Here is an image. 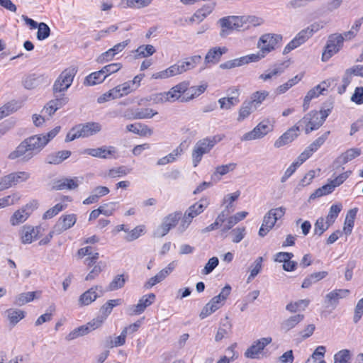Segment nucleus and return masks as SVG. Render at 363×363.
Instances as JSON below:
<instances>
[{
    "label": "nucleus",
    "mask_w": 363,
    "mask_h": 363,
    "mask_svg": "<svg viewBox=\"0 0 363 363\" xmlns=\"http://www.w3.org/2000/svg\"><path fill=\"white\" fill-rule=\"evenodd\" d=\"M48 144L44 142L42 135H35L23 140L16 148L12 151L8 158L10 160L21 159V162H26L38 155Z\"/></svg>",
    "instance_id": "obj_1"
},
{
    "label": "nucleus",
    "mask_w": 363,
    "mask_h": 363,
    "mask_svg": "<svg viewBox=\"0 0 363 363\" xmlns=\"http://www.w3.org/2000/svg\"><path fill=\"white\" fill-rule=\"evenodd\" d=\"M220 140V136L216 135L207 137L197 141L191 154L193 166L194 167H197L201 161L203 155L208 153Z\"/></svg>",
    "instance_id": "obj_2"
},
{
    "label": "nucleus",
    "mask_w": 363,
    "mask_h": 363,
    "mask_svg": "<svg viewBox=\"0 0 363 363\" xmlns=\"http://www.w3.org/2000/svg\"><path fill=\"white\" fill-rule=\"evenodd\" d=\"M210 202L208 198L201 199L198 202L190 206L185 211L182 218L179 230L183 233L191 224L193 218L200 215L208 206Z\"/></svg>",
    "instance_id": "obj_3"
},
{
    "label": "nucleus",
    "mask_w": 363,
    "mask_h": 363,
    "mask_svg": "<svg viewBox=\"0 0 363 363\" xmlns=\"http://www.w3.org/2000/svg\"><path fill=\"white\" fill-rule=\"evenodd\" d=\"M189 82L186 81L182 82L171 88L168 91L157 94L154 99L155 103L174 102L182 98V94L187 90Z\"/></svg>",
    "instance_id": "obj_4"
},
{
    "label": "nucleus",
    "mask_w": 363,
    "mask_h": 363,
    "mask_svg": "<svg viewBox=\"0 0 363 363\" xmlns=\"http://www.w3.org/2000/svg\"><path fill=\"white\" fill-rule=\"evenodd\" d=\"M286 209L279 207L270 209L264 216L259 235L264 237L274 226L276 222L285 214Z\"/></svg>",
    "instance_id": "obj_5"
},
{
    "label": "nucleus",
    "mask_w": 363,
    "mask_h": 363,
    "mask_svg": "<svg viewBox=\"0 0 363 363\" xmlns=\"http://www.w3.org/2000/svg\"><path fill=\"white\" fill-rule=\"evenodd\" d=\"M218 23L221 28L220 36L226 38L233 30H239L243 27L244 18L235 16H226L220 18Z\"/></svg>",
    "instance_id": "obj_6"
},
{
    "label": "nucleus",
    "mask_w": 363,
    "mask_h": 363,
    "mask_svg": "<svg viewBox=\"0 0 363 363\" xmlns=\"http://www.w3.org/2000/svg\"><path fill=\"white\" fill-rule=\"evenodd\" d=\"M344 37L342 34L334 33L329 35L325 50L322 55V60L328 61L333 55L342 48Z\"/></svg>",
    "instance_id": "obj_7"
},
{
    "label": "nucleus",
    "mask_w": 363,
    "mask_h": 363,
    "mask_svg": "<svg viewBox=\"0 0 363 363\" xmlns=\"http://www.w3.org/2000/svg\"><path fill=\"white\" fill-rule=\"evenodd\" d=\"M273 125L269 120H264L259 123L251 131L244 134L242 141H250L264 138L268 133L272 131Z\"/></svg>",
    "instance_id": "obj_8"
},
{
    "label": "nucleus",
    "mask_w": 363,
    "mask_h": 363,
    "mask_svg": "<svg viewBox=\"0 0 363 363\" xmlns=\"http://www.w3.org/2000/svg\"><path fill=\"white\" fill-rule=\"evenodd\" d=\"M182 215L181 211H176L164 217L161 225L155 231L154 235L158 238L166 235L172 228L176 226Z\"/></svg>",
    "instance_id": "obj_9"
},
{
    "label": "nucleus",
    "mask_w": 363,
    "mask_h": 363,
    "mask_svg": "<svg viewBox=\"0 0 363 363\" xmlns=\"http://www.w3.org/2000/svg\"><path fill=\"white\" fill-rule=\"evenodd\" d=\"M282 40V36L279 34L266 33L262 35L257 43V47L262 53L267 55L275 50L277 45Z\"/></svg>",
    "instance_id": "obj_10"
},
{
    "label": "nucleus",
    "mask_w": 363,
    "mask_h": 363,
    "mask_svg": "<svg viewBox=\"0 0 363 363\" xmlns=\"http://www.w3.org/2000/svg\"><path fill=\"white\" fill-rule=\"evenodd\" d=\"M76 72L75 69L72 67L62 71L54 83L53 91L56 93L67 90L71 86Z\"/></svg>",
    "instance_id": "obj_11"
},
{
    "label": "nucleus",
    "mask_w": 363,
    "mask_h": 363,
    "mask_svg": "<svg viewBox=\"0 0 363 363\" xmlns=\"http://www.w3.org/2000/svg\"><path fill=\"white\" fill-rule=\"evenodd\" d=\"M325 119L320 116L317 111H311L307 113L299 123L306 125V133L318 129L325 122Z\"/></svg>",
    "instance_id": "obj_12"
},
{
    "label": "nucleus",
    "mask_w": 363,
    "mask_h": 363,
    "mask_svg": "<svg viewBox=\"0 0 363 363\" xmlns=\"http://www.w3.org/2000/svg\"><path fill=\"white\" fill-rule=\"evenodd\" d=\"M104 294V291L101 286H94L80 295L78 299V304L79 306H89L96 301L97 298L102 296Z\"/></svg>",
    "instance_id": "obj_13"
},
{
    "label": "nucleus",
    "mask_w": 363,
    "mask_h": 363,
    "mask_svg": "<svg viewBox=\"0 0 363 363\" xmlns=\"http://www.w3.org/2000/svg\"><path fill=\"white\" fill-rule=\"evenodd\" d=\"M83 153L101 159H116L118 157L117 155V150L113 146H101L97 148H87L84 150Z\"/></svg>",
    "instance_id": "obj_14"
},
{
    "label": "nucleus",
    "mask_w": 363,
    "mask_h": 363,
    "mask_svg": "<svg viewBox=\"0 0 363 363\" xmlns=\"http://www.w3.org/2000/svg\"><path fill=\"white\" fill-rule=\"evenodd\" d=\"M201 56L199 55H193L185 58L183 61H179L174 65L177 75L195 68L201 61Z\"/></svg>",
    "instance_id": "obj_15"
},
{
    "label": "nucleus",
    "mask_w": 363,
    "mask_h": 363,
    "mask_svg": "<svg viewBox=\"0 0 363 363\" xmlns=\"http://www.w3.org/2000/svg\"><path fill=\"white\" fill-rule=\"evenodd\" d=\"M272 341V338L270 337H262L255 341L253 344L245 351V356L250 359L256 358L257 355L260 353L267 345L270 344Z\"/></svg>",
    "instance_id": "obj_16"
},
{
    "label": "nucleus",
    "mask_w": 363,
    "mask_h": 363,
    "mask_svg": "<svg viewBox=\"0 0 363 363\" xmlns=\"http://www.w3.org/2000/svg\"><path fill=\"white\" fill-rule=\"evenodd\" d=\"M77 221V216L75 214H68L61 216L57 222L54 225L56 235H60L64 231L71 228Z\"/></svg>",
    "instance_id": "obj_17"
},
{
    "label": "nucleus",
    "mask_w": 363,
    "mask_h": 363,
    "mask_svg": "<svg viewBox=\"0 0 363 363\" xmlns=\"http://www.w3.org/2000/svg\"><path fill=\"white\" fill-rule=\"evenodd\" d=\"M311 37V35L308 33L306 28L301 30L296 37L285 46L283 54H288L291 50L303 44Z\"/></svg>",
    "instance_id": "obj_18"
},
{
    "label": "nucleus",
    "mask_w": 363,
    "mask_h": 363,
    "mask_svg": "<svg viewBox=\"0 0 363 363\" xmlns=\"http://www.w3.org/2000/svg\"><path fill=\"white\" fill-rule=\"evenodd\" d=\"M175 268L174 262L169 263L167 267L160 271L155 276L151 277L145 284L146 289H150L157 284L162 281Z\"/></svg>",
    "instance_id": "obj_19"
},
{
    "label": "nucleus",
    "mask_w": 363,
    "mask_h": 363,
    "mask_svg": "<svg viewBox=\"0 0 363 363\" xmlns=\"http://www.w3.org/2000/svg\"><path fill=\"white\" fill-rule=\"evenodd\" d=\"M80 183H81V181L79 179L78 177H74V178L65 177V178H62L61 179L56 181L54 183L52 189H54V190H64V189L74 190V189H76L79 186Z\"/></svg>",
    "instance_id": "obj_20"
},
{
    "label": "nucleus",
    "mask_w": 363,
    "mask_h": 363,
    "mask_svg": "<svg viewBox=\"0 0 363 363\" xmlns=\"http://www.w3.org/2000/svg\"><path fill=\"white\" fill-rule=\"evenodd\" d=\"M298 130V126H294L289 128L274 142V147L277 148H279L285 145L291 143L295 138L298 137L297 132Z\"/></svg>",
    "instance_id": "obj_21"
},
{
    "label": "nucleus",
    "mask_w": 363,
    "mask_h": 363,
    "mask_svg": "<svg viewBox=\"0 0 363 363\" xmlns=\"http://www.w3.org/2000/svg\"><path fill=\"white\" fill-rule=\"evenodd\" d=\"M228 49L225 47H214L211 48L205 57L204 62L206 66H208L209 64H217L220 61L221 56L226 53Z\"/></svg>",
    "instance_id": "obj_22"
},
{
    "label": "nucleus",
    "mask_w": 363,
    "mask_h": 363,
    "mask_svg": "<svg viewBox=\"0 0 363 363\" xmlns=\"http://www.w3.org/2000/svg\"><path fill=\"white\" fill-rule=\"evenodd\" d=\"M349 294L348 289H335L325 296V302L328 306H336L340 299L347 297Z\"/></svg>",
    "instance_id": "obj_23"
},
{
    "label": "nucleus",
    "mask_w": 363,
    "mask_h": 363,
    "mask_svg": "<svg viewBox=\"0 0 363 363\" xmlns=\"http://www.w3.org/2000/svg\"><path fill=\"white\" fill-rule=\"evenodd\" d=\"M77 128L79 130L81 136L82 138H86L99 133L101 130V125L99 123L89 122L78 125Z\"/></svg>",
    "instance_id": "obj_24"
},
{
    "label": "nucleus",
    "mask_w": 363,
    "mask_h": 363,
    "mask_svg": "<svg viewBox=\"0 0 363 363\" xmlns=\"http://www.w3.org/2000/svg\"><path fill=\"white\" fill-rule=\"evenodd\" d=\"M72 152L69 150H61L52 152L47 155L45 162L50 164H60L70 157Z\"/></svg>",
    "instance_id": "obj_25"
},
{
    "label": "nucleus",
    "mask_w": 363,
    "mask_h": 363,
    "mask_svg": "<svg viewBox=\"0 0 363 363\" xmlns=\"http://www.w3.org/2000/svg\"><path fill=\"white\" fill-rule=\"evenodd\" d=\"M207 88L206 84L188 86L185 95L181 99V102H187L203 94Z\"/></svg>",
    "instance_id": "obj_26"
},
{
    "label": "nucleus",
    "mask_w": 363,
    "mask_h": 363,
    "mask_svg": "<svg viewBox=\"0 0 363 363\" xmlns=\"http://www.w3.org/2000/svg\"><path fill=\"white\" fill-rule=\"evenodd\" d=\"M361 155V150L357 147L350 148L342 153L336 160L335 163L342 165Z\"/></svg>",
    "instance_id": "obj_27"
},
{
    "label": "nucleus",
    "mask_w": 363,
    "mask_h": 363,
    "mask_svg": "<svg viewBox=\"0 0 363 363\" xmlns=\"http://www.w3.org/2000/svg\"><path fill=\"white\" fill-rule=\"evenodd\" d=\"M304 318V315L297 314L284 320L280 325L281 330L285 333L295 328Z\"/></svg>",
    "instance_id": "obj_28"
},
{
    "label": "nucleus",
    "mask_w": 363,
    "mask_h": 363,
    "mask_svg": "<svg viewBox=\"0 0 363 363\" xmlns=\"http://www.w3.org/2000/svg\"><path fill=\"white\" fill-rule=\"evenodd\" d=\"M40 294V291L21 293L16 296L13 303L19 306H23L30 301H32L35 298H38Z\"/></svg>",
    "instance_id": "obj_29"
},
{
    "label": "nucleus",
    "mask_w": 363,
    "mask_h": 363,
    "mask_svg": "<svg viewBox=\"0 0 363 363\" xmlns=\"http://www.w3.org/2000/svg\"><path fill=\"white\" fill-rule=\"evenodd\" d=\"M328 274V273L326 271L312 273L304 279L301 287L303 289L309 288L312 284L323 279Z\"/></svg>",
    "instance_id": "obj_30"
},
{
    "label": "nucleus",
    "mask_w": 363,
    "mask_h": 363,
    "mask_svg": "<svg viewBox=\"0 0 363 363\" xmlns=\"http://www.w3.org/2000/svg\"><path fill=\"white\" fill-rule=\"evenodd\" d=\"M6 177L9 183H11V187L12 186L27 181L30 178V174L24 171L16 172L7 174Z\"/></svg>",
    "instance_id": "obj_31"
},
{
    "label": "nucleus",
    "mask_w": 363,
    "mask_h": 363,
    "mask_svg": "<svg viewBox=\"0 0 363 363\" xmlns=\"http://www.w3.org/2000/svg\"><path fill=\"white\" fill-rule=\"evenodd\" d=\"M21 107L20 104L15 100H12L0 107V120L6 116L16 112Z\"/></svg>",
    "instance_id": "obj_32"
},
{
    "label": "nucleus",
    "mask_w": 363,
    "mask_h": 363,
    "mask_svg": "<svg viewBox=\"0 0 363 363\" xmlns=\"http://www.w3.org/2000/svg\"><path fill=\"white\" fill-rule=\"evenodd\" d=\"M106 78L101 70L91 73L86 77L84 84L87 86H94L103 82Z\"/></svg>",
    "instance_id": "obj_33"
},
{
    "label": "nucleus",
    "mask_w": 363,
    "mask_h": 363,
    "mask_svg": "<svg viewBox=\"0 0 363 363\" xmlns=\"http://www.w3.org/2000/svg\"><path fill=\"white\" fill-rule=\"evenodd\" d=\"M121 299H111L106 302L100 308V315L104 319H106L107 317L111 314L113 307L120 305Z\"/></svg>",
    "instance_id": "obj_34"
},
{
    "label": "nucleus",
    "mask_w": 363,
    "mask_h": 363,
    "mask_svg": "<svg viewBox=\"0 0 363 363\" xmlns=\"http://www.w3.org/2000/svg\"><path fill=\"white\" fill-rule=\"evenodd\" d=\"M284 68V63L275 64L271 70H268L267 72L260 74L259 78L264 81H267L274 76H277L283 73Z\"/></svg>",
    "instance_id": "obj_35"
},
{
    "label": "nucleus",
    "mask_w": 363,
    "mask_h": 363,
    "mask_svg": "<svg viewBox=\"0 0 363 363\" xmlns=\"http://www.w3.org/2000/svg\"><path fill=\"white\" fill-rule=\"evenodd\" d=\"M256 109V106H253L252 102H250L249 101H244L240 108L238 121H242Z\"/></svg>",
    "instance_id": "obj_36"
},
{
    "label": "nucleus",
    "mask_w": 363,
    "mask_h": 363,
    "mask_svg": "<svg viewBox=\"0 0 363 363\" xmlns=\"http://www.w3.org/2000/svg\"><path fill=\"white\" fill-rule=\"evenodd\" d=\"M152 0H123V8L142 9L148 6Z\"/></svg>",
    "instance_id": "obj_37"
},
{
    "label": "nucleus",
    "mask_w": 363,
    "mask_h": 363,
    "mask_svg": "<svg viewBox=\"0 0 363 363\" xmlns=\"http://www.w3.org/2000/svg\"><path fill=\"white\" fill-rule=\"evenodd\" d=\"M41 82V77L35 74L26 76L23 80V86L27 89H33L37 87Z\"/></svg>",
    "instance_id": "obj_38"
},
{
    "label": "nucleus",
    "mask_w": 363,
    "mask_h": 363,
    "mask_svg": "<svg viewBox=\"0 0 363 363\" xmlns=\"http://www.w3.org/2000/svg\"><path fill=\"white\" fill-rule=\"evenodd\" d=\"M127 281L124 274L115 276L107 287V291H113L123 288Z\"/></svg>",
    "instance_id": "obj_39"
},
{
    "label": "nucleus",
    "mask_w": 363,
    "mask_h": 363,
    "mask_svg": "<svg viewBox=\"0 0 363 363\" xmlns=\"http://www.w3.org/2000/svg\"><path fill=\"white\" fill-rule=\"evenodd\" d=\"M157 112L152 108H145L141 109H137L133 113V119H146L151 118L154 116L157 115Z\"/></svg>",
    "instance_id": "obj_40"
},
{
    "label": "nucleus",
    "mask_w": 363,
    "mask_h": 363,
    "mask_svg": "<svg viewBox=\"0 0 363 363\" xmlns=\"http://www.w3.org/2000/svg\"><path fill=\"white\" fill-rule=\"evenodd\" d=\"M155 52L156 50L152 45H140L135 50L137 57H147L152 55Z\"/></svg>",
    "instance_id": "obj_41"
},
{
    "label": "nucleus",
    "mask_w": 363,
    "mask_h": 363,
    "mask_svg": "<svg viewBox=\"0 0 363 363\" xmlns=\"http://www.w3.org/2000/svg\"><path fill=\"white\" fill-rule=\"evenodd\" d=\"M342 206L341 203L333 204L330 206L328 214L326 217V223L328 225H332L336 218H337L339 213L342 211Z\"/></svg>",
    "instance_id": "obj_42"
},
{
    "label": "nucleus",
    "mask_w": 363,
    "mask_h": 363,
    "mask_svg": "<svg viewBox=\"0 0 363 363\" xmlns=\"http://www.w3.org/2000/svg\"><path fill=\"white\" fill-rule=\"evenodd\" d=\"M91 330L88 325H82L72 330L65 337L68 341L88 334Z\"/></svg>",
    "instance_id": "obj_43"
},
{
    "label": "nucleus",
    "mask_w": 363,
    "mask_h": 363,
    "mask_svg": "<svg viewBox=\"0 0 363 363\" xmlns=\"http://www.w3.org/2000/svg\"><path fill=\"white\" fill-rule=\"evenodd\" d=\"M223 304L216 303V302L213 303L212 301H210L206 306L203 308L199 316L201 319H204L219 309Z\"/></svg>",
    "instance_id": "obj_44"
},
{
    "label": "nucleus",
    "mask_w": 363,
    "mask_h": 363,
    "mask_svg": "<svg viewBox=\"0 0 363 363\" xmlns=\"http://www.w3.org/2000/svg\"><path fill=\"white\" fill-rule=\"evenodd\" d=\"M30 212H26V209L16 211L11 218V223L16 225L24 222L29 216Z\"/></svg>",
    "instance_id": "obj_45"
},
{
    "label": "nucleus",
    "mask_w": 363,
    "mask_h": 363,
    "mask_svg": "<svg viewBox=\"0 0 363 363\" xmlns=\"http://www.w3.org/2000/svg\"><path fill=\"white\" fill-rule=\"evenodd\" d=\"M333 191V186H330L329 184H326L321 187L317 189L313 194H311L308 199V201L310 202L312 200H314L317 198L321 197L323 196L328 195Z\"/></svg>",
    "instance_id": "obj_46"
},
{
    "label": "nucleus",
    "mask_w": 363,
    "mask_h": 363,
    "mask_svg": "<svg viewBox=\"0 0 363 363\" xmlns=\"http://www.w3.org/2000/svg\"><path fill=\"white\" fill-rule=\"evenodd\" d=\"M236 166H237V164L233 163V162L229 163L227 164L218 166L216 168V170H215L214 173L213 174L211 178L213 179L214 177H218V176L225 175L228 172L233 171L235 169Z\"/></svg>",
    "instance_id": "obj_47"
},
{
    "label": "nucleus",
    "mask_w": 363,
    "mask_h": 363,
    "mask_svg": "<svg viewBox=\"0 0 363 363\" xmlns=\"http://www.w3.org/2000/svg\"><path fill=\"white\" fill-rule=\"evenodd\" d=\"M145 226L143 225L136 226L134 229L129 230L127 235L124 238V239L127 242H132L138 238H139L145 231Z\"/></svg>",
    "instance_id": "obj_48"
},
{
    "label": "nucleus",
    "mask_w": 363,
    "mask_h": 363,
    "mask_svg": "<svg viewBox=\"0 0 363 363\" xmlns=\"http://www.w3.org/2000/svg\"><path fill=\"white\" fill-rule=\"evenodd\" d=\"M37 232L34 228L30 226H25L22 232V242L23 243H31L33 238H36Z\"/></svg>",
    "instance_id": "obj_49"
},
{
    "label": "nucleus",
    "mask_w": 363,
    "mask_h": 363,
    "mask_svg": "<svg viewBox=\"0 0 363 363\" xmlns=\"http://www.w3.org/2000/svg\"><path fill=\"white\" fill-rule=\"evenodd\" d=\"M330 132L327 131L324 133L321 136L318 137L316 140H315L308 147L306 148L310 151L312 154L316 152L318 148L322 146L325 140H327L328 135Z\"/></svg>",
    "instance_id": "obj_50"
},
{
    "label": "nucleus",
    "mask_w": 363,
    "mask_h": 363,
    "mask_svg": "<svg viewBox=\"0 0 363 363\" xmlns=\"http://www.w3.org/2000/svg\"><path fill=\"white\" fill-rule=\"evenodd\" d=\"M174 67L173 65L169 67L168 68H167L166 69L154 73L152 75V78L155 79H167V78L176 76V75H177V74L175 69H174Z\"/></svg>",
    "instance_id": "obj_51"
},
{
    "label": "nucleus",
    "mask_w": 363,
    "mask_h": 363,
    "mask_svg": "<svg viewBox=\"0 0 363 363\" xmlns=\"http://www.w3.org/2000/svg\"><path fill=\"white\" fill-rule=\"evenodd\" d=\"M262 262L263 258L262 257H259L251 265L250 274L247 277V282H250L259 273L262 267Z\"/></svg>",
    "instance_id": "obj_52"
},
{
    "label": "nucleus",
    "mask_w": 363,
    "mask_h": 363,
    "mask_svg": "<svg viewBox=\"0 0 363 363\" xmlns=\"http://www.w3.org/2000/svg\"><path fill=\"white\" fill-rule=\"evenodd\" d=\"M240 102L239 99H236V97H223L218 100V103L220 104V107L222 109H230L233 106L237 105Z\"/></svg>",
    "instance_id": "obj_53"
},
{
    "label": "nucleus",
    "mask_w": 363,
    "mask_h": 363,
    "mask_svg": "<svg viewBox=\"0 0 363 363\" xmlns=\"http://www.w3.org/2000/svg\"><path fill=\"white\" fill-rule=\"evenodd\" d=\"M267 91H257L252 94L250 102H252L253 106H256V108L260 105L263 101L268 96Z\"/></svg>",
    "instance_id": "obj_54"
},
{
    "label": "nucleus",
    "mask_w": 363,
    "mask_h": 363,
    "mask_svg": "<svg viewBox=\"0 0 363 363\" xmlns=\"http://www.w3.org/2000/svg\"><path fill=\"white\" fill-rule=\"evenodd\" d=\"M8 318L12 325H16L25 317V313L21 310H8Z\"/></svg>",
    "instance_id": "obj_55"
},
{
    "label": "nucleus",
    "mask_w": 363,
    "mask_h": 363,
    "mask_svg": "<svg viewBox=\"0 0 363 363\" xmlns=\"http://www.w3.org/2000/svg\"><path fill=\"white\" fill-rule=\"evenodd\" d=\"M351 354L349 350H342L334 356V363H350Z\"/></svg>",
    "instance_id": "obj_56"
},
{
    "label": "nucleus",
    "mask_w": 363,
    "mask_h": 363,
    "mask_svg": "<svg viewBox=\"0 0 363 363\" xmlns=\"http://www.w3.org/2000/svg\"><path fill=\"white\" fill-rule=\"evenodd\" d=\"M37 28V38L38 40H43L50 36V28L45 23H40Z\"/></svg>",
    "instance_id": "obj_57"
},
{
    "label": "nucleus",
    "mask_w": 363,
    "mask_h": 363,
    "mask_svg": "<svg viewBox=\"0 0 363 363\" xmlns=\"http://www.w3.org/2000/svg\"><path fill=\"white\" fill-rule=\"evenodd\" d=\"M352 79V74L349 72L347 69H346L342 76V84L337 87V92L340 94H342L345 92L347 87L351 83Z\"/></svg>",
    "instance_id": "obj_58"
},
{
    "label": "nucleus",
    "mask_w": 363,
    "mask_h": 363,
    "mask_svg": "<svg viewBox=\"0 0 363 363\" xmlns=\"http://www.w3.org/2000/svg\"><path fill=\"white\" fill-rule=\"evenodd\" d=\"M244 65L242 57L226 61L220 65V68L222 69H229Z\"/></svg>",
    "instance_id": "obj_59"
},
{
    "label": "nucleus",
    "mask_w": 363,
    "mask_h": 363,
    "mask_svg": "<svg viewBox=\"0 0 363 363\" xmlns=\"http://www.w3.org/2000/svg\"><path fill=\"white\" fill-rule=\"evenodd\" d=\"M105 267V264L102 262H99L97 264H95L92 270L85 277L86 281H90L94 279L99 274L103 271Z\"/></svg>",
    "instance_id": "obj_60"
},
{
    "label": "nucleus",
    "mask_w": 363,
    "mask_h": 363,
    "mask_svg": "<svg viewBox=\"0 0 363 363\" xmlns=\"http://www.w3.org/2000/svg\"><path fill=\"white\" fill-rule=\"evenodd\" d=\"M333 104L334 101L332 99H328L323 104L322 107L318 113L325 120L331 113L333 108Z\"/></svg>",
    "instance_id": "obj_61"
},
{
    "label": "nucleus",
    "mask_w": 363,
    "mask_h": 363,
    "mask_svg": "<svg viewBox=\"0 0 363 363\" xmlns=\"http://www.w3.org/2000/svg\"><path fill=\"white\" fill-rule=\"evenodd\" d=\"M135 87H133L130 82V81L126 82L121 85H118L114 88V90L117 91V94H121V97L127 95L133 90H135Z\"/></svg>",
    "instance_id": "obj_62"
},
{
    "label": "nucleus",
    "mask_w": 363,
    "mask_h": 363,
    "mask_svg": "<svg viewBox=\"0 0 363 363\" xmlns=\"http://www.w3.org/2000/svg\"><path fill=\"white\" fill-rule=\"evenodd\" d=\"M218 263L219 260L218 257H213L210 258L204 268L202 269V274L205 275L209 274L218 265Z\"/></svg>",
    "instance_id": "obj_63"
},
{
    "label": "nucleus",
    "mask_w": 363,
    "mask_h": 363,
    "mask_svg": "<svg viewBox=\"0 0 363 363\" xmlns=\"http://www.w3.org/2000/svg\"><path fill=\"white\" fill-rule=\"evenodd\" d=\"M232 235V242L234 243L240 242L245 235V228H236L230 232Z\"/></svg>",
    "instance_id": "obj_64"
}]
</instances>
